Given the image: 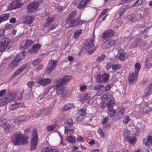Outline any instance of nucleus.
Returning a JSON list of instances; mask_svg holds the SVG:
<instances>
[{"label":"nucleus","mask_w":152,"mask_h":152,"mask_svg":"<svg viewBox=\"0 0 152 152\" xmlns=\"http://www.w3.org/2000/svg\"><path fill=\"white\" fill-rule=\"evenodd\" d=\"M90 0H82L80 3L77 7L80 9H82L90 2Z\"/></svg>","instance_id":"nucleus-24"},{"label":"nucleus","mask_w":152,"mask_h":152,"mask_svg":"<svg viewBox=\"0 0 152 152\" xmlns=\"http://www.w3.org/2000/svg\"><path fill=\"white\" fill-rule=\"evenodd\" d=\"M116 114L115 115V118L120 119L124 116L125 113V110L123 107H119L116 109Z\"/></svg>","instance_id":"nucleus-7"},{"label":"nucleus","mask_w":152,"mask_h":152,"mask_svg":"<svg viewBox=\"0 0 152 152\" xmlns=\"http://www.w3.org/2000/svg\"><path fill=\"white\" fill-rule=\"evenodd\" d=\"M105 57L106 56L105 55L102 54L97 58L96 61L98 62H100L104 59Z\"/></svg>","instance_id":"nucleus-44"},{"label":"nucleus","mask_w":152,"mask_h":152,"mask_svg":"<svg viewBox=\"0 0 152 152\" xmlns=\"http://www.w3.org/2000/svg\"><path fill=\"white\" fill-rule=\"evenodd\" d=\"M122 24V22L121 21H116L115 23V25L117 27L121 26Z\"/></svg>","instance_id":"nucleus-61"},{"label":"nucleus","mask_w":152,"mask_h":152,"mask_svg":"<svg viewBox=\"0 0 152 152\" xmlns=\"http://www.w3.org/2000/svg\"><path fill=\"white\" fill-rule=\"evenodd\" d=\"M130 117L128 115L126 116L123 120V123L125 124H127L130 121Z\"/></svg>","instance_id":"nucleus-46"},{"label":"nucleus","mask_w":152,"mask_h":152,"mask_svg":"<svg viewBox=\"0 0 152 152\" xmlns=\"http://www.w3.org/2000/svg\"><path fill=\"white\" fill-rule=\"evenodd\" d=\"M27 64H23L19 69L16 70L15 72L12 75V77H14L20 74L25 69L27 66Z\"/></svg>","instance_id":"nucleus-18"},{"label":"nucleus","mask_w":152,"mask_h":152,"mask_svg":"<svg viewBox=\"0 0 152 152\" xmlns=\"http://www.w3.org/2000/svg\"><path fill=\"white\" fill-rule=\"evenodd\" d=\"M58 63L57 60H51L48 63V65L47 67L46 73L49 74L51 72L54 70Z\"/></svg>","instance_id":"nucleus-6"},{"label":"nucleus","mask_w":152,"mask_h":152,"mask_svg":"<svg viewBox=\"0 0 152 152\" xmlns=\"http://www.w3.org/2000/svg\"><path fill=\"white\" fill-rule=\"evenodd\" d=\"M97 132L101 136V137H103L104 136V134L103 131L101 129H99L97 130Z\"/></svg>","instance_id":"nucleus-62"},{"label":"nucleus","mask_w":152,"mask_h":152,"mask_svg":"<svg viewBox=\"0 0 152 152\" xmlns=\"http://www.w3.org/2000/svg\"><path fill=\"white\" fill-rule=\"evenodd\" d=\"M23 104L22 103H17L13 104L10 106V109L11 110H14L17 109L18 107L22 106Z\"/></svg>","instance_id":"nucleus-26"},{"label":"nucleus","mask_w":152,"mask_h":152,"mask_svg":"<svg viewBox=\"0 0 152 152\" xmlns=\"http://www.w3.org/2000/svg\"><path fill=\"white\" fill-rule=\"evenodd\" d=\"M73 104L69 103L65 104L63 107V110H70L73 106Z\"/></svg>","instance_id":"nucleus-33"},{"label":"nucleus","mask_w":152,"mask_h":152,"mask_svg":"<svg viewBox=\"0 0 152 152\" xmlns=\"http://www.w3.org/2000/svg\"><path fill=\"white\" fill-rule=\"evenodd\" d=\"M126 53L124 52V50L121 49L118 50L117 56L119 59L124 61L126 58Z\"/></svg>","instance_id":"nucleus-16"},{"label":"nucleus","mask_w":152,"mask_h":152,"mask_svg":"<svg viewBox=\"0 0 152 152\" xmlns=\"http://www.w3.org/2000/svg\"><path fill=\"white\" fill-rule=\"evenodd\" d=\"M115 33L113 30L109 29L105 31L102 34V37L104 39H106L113 37Z\"/></svg>","instance_id":"nucleus-11"},{"label":"nucleus","mask_w":152,"mask_h":152,"mask_svg":"<svg viewBox=\"0 0 152 152\" xmlns=\"http://www.w3.org/2000/svg\"><path fill=\"white\" fill-rule=\"evenodd\" d=\"M77 140L78 142H84V138L80 135L77 138Z\"/></svg>","instance_id":"nucleus-54"},{"label":"nucleus","mask_w":152,"mask_h":152,"mask_svg":"<svg viewBox=\"0 0 152 152\" xmlns=\"http://www.w3.org/2000/svg\"><path fill=\"white\" fill-rule=\"evenodd\" d=\"M124 12L120 8L115 15L116 16H118V18H120L124 13Z\"/></svg>","instance_id":"nucleus-43"},{"label":"nucleus","mask_w":152,"mask_h":152,"mask_svg":"<svg viewBox=\"0 0 152 152\" xmlns=\"http://www.w3.org/2000/svg\"><path fill=\"white\" fill-rule=\"evenodd\" d=\"M78 112V113L80 114L81 115H82L83 116H85L86 114V111L84 109H82L79 110Z\"/></svg>","instance_id":"nucleus-47"},{"label":"nucleus","mask_w":152,"mask_h":152,"mask_svg":"<svg viewBox=\"0 0 152 152\" xmlns=\"http://www.w3.org/2000/svg\"><path fill=\"white\" fill-rule=\"evenodd\" d=\"M113 64L111 63H108L106 65V68L107 70H109L112 68Z\"/></svg>","instance_id":"nucleus-58"},{"label":"nucleus","mask_w":152,"mask_h":152,"mask_svg":"<svg viewBox=\"0 0 152 152\" xmlns=\"http://www.w3.org/2000/svg\"><path fill=\"white\" fill-rule=\"evenodd\" d=\"M145 66L147 69H150L152 66V63H148L145 64Z\"/></svg>","instance_id":"nucleus-64"},{"label":"nucleus","mask_w":152,"mask_h":152,"mask_svg":"<svg viewBox=\"0 0 152 152\" xmlns=\"http://www.w3.org/2000/svg\"><path fill=\"white\" fill-rule=\"evenodd\" d=\"M115 41V40L109 39L104 42L103 44L102 47L104 49L109 48L114 45Z\"/></svg>","instance_id":"nucleus-13"},{"label":"nucleus","mask_w":152,"mask_h":152,"mask_svg":"<svg viewBox=\"0 0 152 152\" xmlns=\"http://www.w3.org/2000/svg\"><path fill=\"white\" fill-rule=\"evenodd\" d=\"M10 17L9 14H4L0 16V24L2 22L7 20Z\"/></svg>","instance_id":"nucleus-29"},{"label":"nucleus","mask_w":152,"mask_h":152,"mask_svg":"<svg viewBox=\"0 0 152 152\" xmlns=\"http://www.w3.org/2000/svg\"><path fill=\"white\" fill-rule=\"evenodd\" d=\"M72 79L71 76H64L62 78H59L56 80L53 88L56 90L57 93L60 94L63 91V86L66 85L67 82Z\"/></svg>","instance_id":"nucleus-1"},{"label":"nucleus","mask_w":152,"mask_h":152,"mask_svg":"<svg viewBox=\"0 0 152 152\" xmlns=\"http://www.w3.org/2000/svg\"><path fill=\"white\" fill-rule=\"evenodd\" d=\"M146 137L147 138V139L144 138L142 140L143 145L145 146L149 145H152V132L150 133L149 135L147 136Z\"/></svg>","instance_id":"nucleus-14"},{"label":"nucleus","mask_w":152,"mask_h":152,"mask_svg":"<svg viewBox=\"0 0 152 152\" xmlns=\"http://www.w3.org/2000/svg\"><path fill=\"white\" fill-rule=\"evenodd\" d=\"M25 120V118L23 115L21 116L16 118L15 121V124H18Z\"/></svg>","instance_id":"nucleus-37"},{"label":"nucleus","mask_w":152,"mask_h":152,"mask_svg":"<svg viewBox=\"0 0 152 152\" xmlns=\"http://www.w3.org/2000/svg\"><path fill=\"white\" fill-rule=\"evenodd\" d=\"M109 120V118L108 117H105L102 122V124L104 125L106 124Z\"/></svg>","instance_id":"nucleus-55"},{"label":"nucleus","mask_w":152,"mask_h":152,"mask_svg":"<svg viewBox=\"0 0 152 152\" xmlns=\"http://www.w3.org/2000/svg\"><path fill=\"white\" fill-rule=\"evenodd\" d=\"M38 138L37 129H34L32 132L30 141V150L31 151L35 150L38 144Z\"/></svg>","instance_id":"nucleus-3"},{"label":"nucleus","mask_w":152,"mask_h":152,"mask_svg":"<svg viewBox=\"0 0 152 152\" xmlns=\"http://www.w3.org/2000/svg\"><path fill=\"white\" fill-rule=\"evenodd\" d=\"M115 102L113 100H110L107 103L108 109L113 108L114 107L113 104H115Z\"/></svg>","instance_id":"nucleus-39"},{"label":"nucleus","mask_w":152,"mask_h":152,"mask_svg":"<svg viewBox=\"0 0 152 152\" xmlns=\"http://www.w3.org/2000/svg\"><path fill=\"white\" fill-rule=\"evenodd\" d=\"M152 93V90L151 89H148L147 92L145 94L144 96H145V97H146L148 95H150Z\"/></svg>","instance_id":"nucleus-57"},{"label":"nucleus","mask_w":152,"mask_h":152,"mask_svg":"<svg viewBox=\"0 0 152 152\" xmlns=\"http://www.w3.org/2000/svg\"><path fill=\"white\" fill-rule=\"evenodd\" d=\"M39 7L37 2L34 1L29 4L27 7V12L31 13L33 12Z\"/></svg>","instance_id":"nucleus-8"},{"label":"nucleus","mask_w":152,"mask_h":152,"mask_svg":"<svg viewBox=\"0 0 152 152\" xmlns=\"http://www.w3.org/2000/svg\"><path fill=\"white\" fill-rule=\"evenodd\" d=\"M8 97L2 98L4 105H6L10 101L13 100L16 96V94L14 93L9 92L8 93Z\"/></svg>","instance_id":"nucleus-10"},{"label":"nucleus","mask_w":152,"mask_h":152,"mask_svg":"<svg viewBox=\"0 0 152 152\" xmlns=\"http://www.w3.org/2000/svg\"><path fill=\"white\" fill-rule=\"evenodd\" d=\"M41 47V45L39 43L34 45L30 50L29 52L32 53H36L40 49Z\"/></svg>","instance_id":"nucleus-17"},{"label":"nucleus","mask_w":152,"mask_h":152,"mask_svg":"<svg viewBox=\"0 0 152 152\" xmlns=\"http://www.w3.org/2000/svg\"><path fill=\"white\" fill-rule=\"evenodd\" d=\"M91 95V93L90 92L86 93L84 95L81 97L80 98V101L83 103H85L90 97Z\"/></svg>","instance_id":"nucleus-21"},{"label":"nucleus","mask_w":152,"mask_h":152,"mask_svg":"<svg viewBox=\"0 0 152 152\" xmlns=\"http://www.w3.org/2000/svg\"><path fill=\"white\" fill-rule=\"evenodd\" d=\"M55 19L54 17H49L47 18L46 22L44 24V27H48L50 24L51 23L53 22Z\"/></svg>","instance_id":"nucleus-32"},{"label":"nucleus","mask_w":152,"mask_h":152,"mask_svg":"<svg viewBox=\"0 0 152 152\" xmlns=\"http://www.w3.org/2000/svg\"><path fill=\"white\" fill-rule=\"evenodd\" d=\"M1 126L6 131H9L10 127V124L6 121L3 122L1 124Z\"/></svg>","instance_id":"nucleus-30"},{"label":"nucleus","mask_w":152,"mask_h":152,"mask_svg":"<svg viewBox=\"0 0 152 152\" xmlns=\"http://www.w3.org/2000/svg\"><path fill=\"white\" fill-rule=\"evenodd\" d=\"M135 75H138L139 71L141 68V65L138 63H137L135 66Z\"/></svg>","instance_id":"nucleus-34"},{"label":"nucleus","mask_w":152,"mask_h":152,"mask_svg":"<svg viewBox=\"0 0 152 152\" xmlns=\"http://www.w3.org/2000/svg\"><path fill=\"white\" fill-rule=\"evenodd\" d=\"M50 15V13L49 12H45L42 14V16L43 17H49Z\"/></svg>","instance_id":"nucleus-63"},{"label":"nucleus","mask_w":152,"mask_h":152,"mask_svg":"<svg viewBox=\"0 0 152 152\" xmlns=\"http://www.w3.org/2000/svg\"><path fill=\"white\" fill-rule=\"evenodd\" d=\"M121 67V64H113L112 69L116 71L120 69Z\"/></svg>","instance_id":"nucleus-42"},{"label":"nucleus","mask_w":152,"mask_h":152,"mask_svg":"<svg viewBox=\"0 0 152 152\" xmlns=\"http://www.w3.org/2000/svg\"><path fill=\"white\" fill-rule=\"evenodd\" d=\"M56 124L48 125L47 127V130L48 132L54 130L56 129Z\"/></svg>","instance_id":"nucleus-40"},{"label":"nucleus","mask_w":152,"mask_h":152,"mask_svg":"<svg viewBox=\"0 0 152 152\" xmlns=\"http://www.w3.org/2000/svg\"><path fill=\"white\" fill-rule=\"evenodd\" d=\"M78 18H76V19H72L70 20L69 21L66 20L67 23L69 24V27H74L77 26Z\"/></svg>","instance_id":"nucleus-20"},{"label":"nucleus","mask_w":152,"mask_h":152,"mask_svg":"<svg viewBox=\"0 0 152 152\" xmlns=\"http://www.w3.org/2000/svg\"><path fill=\"white\" fill-rule=\"evenodd\" d=\"M137 76L135 75L134 76L133 72L132 73H130L129 77V83L133 84L134 82L136 81L137 80Z\"/></svg>","instance_id":"nucleus-22"},{"label":"nucleus","mask_w":152,"mask_h":152,"mask_svg":"<svg viewBox=\"0 0 152 152\" xmlns=\"http://www.w3.org/2000/svg\"><path fill=\"white\" fill-rule=\"evenodd\" d=\"M21 0H14L12 4H10V6H11V5H12L14 6L13 7H12V9H13L19 8L21 6L20 2Z\"/></svg>","instance_id":"nucleus-27"},{"label":"nucleus","mask_w":152,"mask_h":152,"mask_svg":"<svg viewBox=\"0 0 152 152\" xmlns=\"http://www.w3.org/2000/svg\"><path fill=\"white\" fill-rule=\"evenodd\" d=\"M57 26V24L55 23L53 24L48 29V31H50L52 30L55 29Z\"/></svg>","instance_id":"nucleus-56"},{"label":"nucleus","mask_w":152,"mask_h":152,"mask_svg":"<svg viewBox=\"0 0 152 152\" xmlns=\"http://www.w3.org/2000/svg\"><path fill=\"white\" fill-rule=\"evenodd\" d=\"M78 18V23H77V26H81L82 24H84L87 21L83 20H80L79 18Z\"/></svg>","instance_id":"nucleus-51"},{"label":"nucleus","mask_w":152,"mask_h":152,"mask_svg":"<svg viewBox=\"0 0 152 152\" xmlns=\"http://www.w3.org/2000/svg\"><path fill=\"white\" fill-rule=\"evenodd\" d=\"M65 132L67 134H72L73 132L75 129L74 127L72 126L65 127Z\"/></svg>","instance_id":"nucleus-25"},{"label":"nucleus","mask_w":152,"mask_h":152,"mask_svg":"<svg viewBox=\"0 0 152 152\" xmlns=\"http://www.w3.org/2000/svg\"><path fill=\"white\" fill-rule=\"evenodd\" d=\"M110 78V75L104 73L103 74H100L97 76V80L99 83H107L109 80Z\"/></svg>","instance_id":"nucleus-9"},{"label":"nucleus","mask_w":152,"mask_h":152,"mask_svg":"<svg viewBox=\"0 0 152 152\" xmlns=\"http://www.w3.org/2000/svg\"><path fill=\"white\" fill-rule=\"evenodd\" d=\"M82 31V29L76 30L74 34L73 37L75 39H78Z\"/></svg>","instance_id":"nucleus-36"},{"label":"nucleus","mask_w":152,"mask_h":152,"mask_svg":"<svg viewBox=\"0 0 152 152\" xmlns=\"http://www.w3.org/2000/svg\"><path fill=\"white\" fill-rule=\"evenodd\" d=\"M124 136L126 138V139L130 137V132L127 129H125L124 130Z\"/></svg>","instance_id":"nucleus-41"},{"label":"nucleus","mask_w":152,"mask_h":152,"mask_svg":"<svg viewBox=\"0 0 152 152\" xmlns=\"http://www.w3.org/2000/svg\"><path fill=\"white\" fill-rule=\"evenodd\" d=\"M84 118L83 116L80 115L79 116L77 117V121L78 122H81L83 120Z\"/></svg>","instance_id":"nucleus-59"},{"label":"nucleus","mask_w":152,"mask_h":152,"mask_svg":"<svg viewBox=\"0 0 152 152\" xmlns=\"http://www.w3.org/2000/svg\"><path fill=\"white\" fill-rule=\"evenodd\" d=\"M93 38L88 39L84 43L85 48L86 49H89L93 47L94 45Z\"/></svg>","instance_id":"nucleus-15"},{"label":"nucleus","mask_w":152,"mask_h":152,"mask_svg":"<svg viewBox=\"0 0 152 152\" xmlns=\"http://www.w3.org/2000/svg\"><path fill=\"white\" fill-rule=\"evenodd\" d=\"M41 61L40 58H38L34 60L32 62V64L34 66H36L39 64Z\"/></svg>","instance_id":"nucleus-45"},{"label":"nucleus","mask_w":152,"mask_h":152,"mask_svg":"<svg viewBox=\"0 0 152 152\" xmlns=\"http://www.w3.org/2000/svg\"><path fill=\"white\" fill-rule=\"evenodd\" d=\"M50 148L48 147H43L41 151V152H50Z\"/></svg>","instance_id":"nucleus-49"},{"label":"nucleus","mask_w":152,"mask_h":152,"mask_svg":"<svg viewBox=\"0 0 152 152\" xmlns=\"http://www.w3.org/2000/svg\"><path fill=\"white\" fill-rule=\"evenodd\" d=\"M36 81L40 85L45 86L51 83V79L49 78H43L42 77L37 78Z\"/></svg>","instance_id":"nucleus-12"},{"label":"nucleus","mask_w":152,"mask_h":152,"mask_svg":"<svg viewBox=\"0 0 152 152\" xmlns=\"http://www.w3.org/2000/svg\"><path fill=\"white\" fill-rule=\"evenodd\" d=\"M34 82L29 81L27 83V86L28 88H32L34 85Z\"/></svg>","instance_id":"nucleus-53"},{"label":"nucleus","mask_w":152,"mask_h":152,"mask_svg":"<svg viewBox=\"0 0 152 152\" xmlns=\"http://www.w3.org/2000/svg\"><path fill=\"white\" fill-rule=\"evenodd\" d=\"M66 141L72 144L75 142V136L69 135L67 136L65 139Z\"/></svg>","instance_id":"nucleus-28"},{"label":"nucleus","mask_w":152,"mask_h":152,"mask_svg":"<svg viewBox=\"0 0 152 152\" xmlns=\"http://www.w3.org/2000/svg\"><path fill=\"white\" fill-rule=\"evenodd\" d=\"M33 44V41L27 39L23 45H20V48H22L24 49H26L28 47H30Z\"/></svg>","instance_id":"nucleus-23"},{"label":"nucleus","mask_w":152,"mask_h":152,"mask_svg":"<svg viewBox=\"0 0 152 152\" xmlns=\"http://www.w3.org/2000/svg\"><path fill=\"white\" fill-rule=\"evenodd\" d=\"M28 137L23 136V134L19 132H16L12 135L11 141L15 145H23L28 143Z\"/></svg>","instance_id":"nucleus-2"},{"label":"nucleus","mask_w":152,"mask_h":152,"mask_svg":"<svg viewBox=\"0 0 152 152\" xmlns=\"http://www.w3.org/2000/svg\"><path fill=\"white\" fill-rule=\"evenodd\" d=\"M23 23L28 24H31L32 23L33 20L34 19V16L28 15L24 18Z\"/></svg>","instance_id":"nucleus-19"},{"label":"nucleus","mask_w":152,"mask_h":152,"mask_svg":"<svg viewBox=\"0 0 152 152\" xmlns=\"http://www.w3.org/2000/svg\"><path fill=\"white\" fill-rule=\"evenodd\" d=\"M144 110H145V112L147 113H148L152 111V108L148 105L145 106L144 108Z\"/></svg>","instance_id":"nucleus-48"},{"label":"nucleus","mask_w":152,"mask_h":152,"mask_svg":"<svg viewBox=\"0 0 152 152\" xmlns=\"http://www.w3.org/2000/svg\"><path fill=\"white\" fill-rule=\"evenodd\" d=\"M5 28L6 29H12L13 28V27L12 25L9 24H7L5 26Z\"/></svg>","instance_id":"nucleus-52"},{"label":"nucleus","mask_w":152,"mask_h":152,"mask_svg":"<svg viewBox=\"0 0 152 152\" xmlns=\"http://www.w3.org/2000/svg\"><path fill=\"white\" fill-rule=\"evenodd\" d=\"M25 53V51H23L19 53L16 56L15 58L11 62L8 67L11 69H13L16 67L18 65L19 63L24 57L25 55L24 54Z\"/></svg>","instance_id":"nucleus-4"},{"label":"nucleus","mask_w":152,"mask_h":152,"mask_svg":"<svg viewBox=\"0 0 152 152\" xmlns=\"http://www.w3.org/2000/svg\"><path fill=\"white\" fill-rule=\"evenodd\" d=\"M108 10V9H105L103 10L101 14H100L99 17V19H100L102 16H104L107 12Z\"/></svg>","instance_id":"nucleus-60"},{"label":"nucleus","mask_w":152,"mask_h":152,"mask_svg":"<svg viewBox=\"0 0 152 152\" xmlns=\"http://www.w3.org/2000/svg\"><path fill=\"white\" fill-rule=\"evenodd\" d=\"M77 13L76 11H74L71 13L68 16L67 19L66 20L69 21L70 20L73 19L76 14Z\"/></svg>","instance_id":"nucleus-35"},{"label":"nucleus","mask_w":152,"mask_h":152,"mask_svg":"<svg viewBox=\"0 0 152 152\" xmlns=\"http://www.w3.org/2000/svg\"><path fill=\"white\" fill-rule=\"evenodd\" d=\"M126 140L129 142L131 145H134L136 141L135 137H130Z\"/></svg>","instance_id":"nucleus-38"},{"label":"nucleus","mask_w":152,"mask_h":152,"mask_svg":"<svg viewBox=\"0 0 152 152\" xmlns=\"http://www.w3.org/2000/svg\"><path fill=\"white\" fill-rule=\"evenodd\" d=\"M10 42V39L3 37L0 40V52H4Z\"/></svg>","instance_id":"nucleus-5"},{"label":"nucleus","mask_w":152,"mask_h":152,"mask_svg":"<svg viewBox=\"0 0 152 152\" xmlns=\"http://www.w3.org/2000/svg\"><path fill=\"white\" fill-rule=\"evenodd\" d=\"M104 86L103 85H101L100 84L94 87V90L96 91H99L102 88H103Z\"/></svg>","instance_id":"nucleus-50"},{"label":"nucleus","mask_w":152,"mask_h":152,"mask_svg":"<svg viewBox=\"0 0 152 152\" xmlns=\"http://www.w3.org/2000/svg\"><path fill=\"white\" fill-rule=\"evenodd\" d=\"M107 112L108 115L110 117H112L115 116L116 114V110L113 109V108L108 109Z\"/></svg>","instance_id":"nucleus-31"}]
</instances>
